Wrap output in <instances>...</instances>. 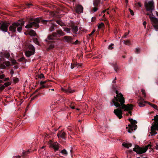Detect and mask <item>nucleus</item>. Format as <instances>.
<instances>
[{"label":"nucleus","mask_w":158,"mask_h":158,"mask_svg":"<svg viewBox=\"0 0 158 158\" xmlns=\"http://www.w3.org/2000/svg\"><path fill=\"white\" fill-rule=\"evenodd\" d=\"M120 95L121 97H120V98L119 102H117V99L115 98L113 101L114 105L116 107L118 108L117 109L114 110V113L119 119L123 117V113L122 109H123L124 111H129V113L131 115L132 113L131 110H132L133 107V106L131 104H128L127 105H125L124 104V99L123 97V95L121 94H120Z\"/></svg>","instance_id":"1"},{"label":"nucleus","mask_w":158,"mask_h":158,"mask_svg":"<svg viewBox=\"0 0 158 158\" xmlns=\"http://www.w3.org/2000/svg\"><path fill=\"white\" fill-rule=\"evenodd\" d=\"M60 37L56 32H53L52 35H48L45 41L46 42V49L47 51L52 50L55 47L56 43L54 40V37Z\"/></svg>","instance_id":"2"},{"label":"nucleus","mask_w":158,"mask_h":158,"mask_svg":"<svg viewBox=\"0 0 158 158\" xmlns=\"http://www.w3.org/2000/svg\"><path fill=\"white\" fill-rule=\"evenodd\" d=\"M154 121L151 127V131L150 132L151 135H154L157 133L156 131H158V115L155 116L153 119H152Z\"/></svg>","instance_id":"3"},{"label":"nucleus","mask_w":158,"mask_h":158,"mask_svg":"<svg viewBox=\"0 0 158 158\" xmlns=\"http://www.w3.org/2000/svg\"><path fill=\"white\" fill-rule=\"evenodd\" d=\"M152 145L151 144H148L145 146V147H140L138 145H136L135 147L133 149V150L136 152L137 154H140L143 153H145L149 148L150 149H152Z\"/></svg>","instance_id":"4"},{"label":"nucleus","mask_w":158,"mask_h":158,"mask_svg":"<svg viewBox=\"0 0 158 158\" xmlns=\"http://www.w3.org/2000/svg\"><path fill=\"white\" fill-rule=\"evenodd\" d=\"M144 6L145 7L146 10L147 11H149L150 13L149 18L151 16L152 17L153 14L152 13V11L154 9V2L153 1H149L148 2L147 1H145L144 3Z\"/></svg>","instance_id":"5"},{"label":"nucleus","mask_w":158,"mask_h":158,"mask_svg":"<svg viewBox=\"0 0 158 158\" xmlns=\"http://www.w3.org/2000/svg\"><path fill=\"white\" fill-rule=\"evenodd\" d=\"M137 103L139 106L141 107H143L145 106V104L148 103L149 105L156 110L158 109L157 106L155 104H152L150 102L145 101L144 99L141 97L138 100Z\"/></svg>","instance_id":"6"},{"label":"nucleus","mask_w":158,"mask_h":158,"mask_svg":"<svg viewBox=\"0 0 158 158\" xmlns=\"http://www.w3.org/2000/svg\"><path fill=\"white\" fill-rule=\"evenodd\" d=\"M28 50L26 51L25 54L28 57H30L31 56L34 55L35 52V48L33 45L29 44L27 45Z\"/></svg>","instance_id":"7"},{"label":"nucleus","mask_w":158,"mask_h":158,"mask_svg":"<svg viewBox=\"0 0 158 158\" xmlns=\"http://www.w3.org/2000/svg\"><path fill=\"white\" fill-rule=\"evenodd\" d=\"M40 22V19L38 18H36L34 19L33 22H31L29 24L26 25L25 27L27 28H29L35 27V28H37L39 27V23Z\"/></svg>","instance_id":"8"},{"label":"nucleus","mask_w":158,"mask_h":158,"mask_svg":"<svg viewBox=\"0 0 158 158\" xmlns=\"http://www.w3.org/2000/svg\"><path fill=\"white\" fill-rule=\"evenodd\" d=\"M129 121L131 123V124L128 125L129 129L128 130V132L129 133H131L132 131L133 130H135L137 128V125L135 124L137 123V122L136 121L133 120L132 119H129Z\"/></svg>","instance_id":"9"},{"label":"nucleus","mask_w":158,"mask_h":158,"mask_svg":"<svg viewBox=\"0 0 158 158\" xmlns=\"http://www.w3.org/2000/svg\"><path fill=\"white\" fill-rule=\"evenodd\" d=\"M10 23L5 22H0V30L4 32H6L8 31V26Z\"/></svg>","instance_id":"10"},{"label":"nucleus","mask_w":158,"mask_h":158,"mask_svg":"<svg viewBox=\"0 0 158 158\" xmlns=\"http://www.w3.org/2000/svg\"><path fill=\"white\" fill-rule=\"evenodd\" d=\"M19 26V23L14 22L9 26V30L11 31L12 33H16V29L17 27L18 28Z\"/></svg>","instance_id":"11"},{"label":"nucleus","mask_w":158,"mask_h":158,"mask_svg":"<svg viewBox=\"0 0 158 158\" xmlns=\"http://www.w3.org/2000/svg\"><path fill=\"white\" fill-rule=\"evenodd\" d=\"M150 19L152 22V25L156 31L158 29V18L155 17H150Z\"/></svg>","instance_id":"12"},{"label":"nucleus","mask_w":158,"mask_h":158,"mask_svg":"<svg viewBox=\"0 0 158 158\" xmlns=\"http://www.w3.org/2000/svg\"><path fill=\"white\" fill-rule=\"evenodd\" d=\"M117 87V86H116L114 85L112 86V89L115 91V93L117 94V97L114 96V98L112 100L113 102V100L115 98H117V102H119V100H120V97H121V96H120L121 95L120 94H122L120 93H119L118 91L116 89Z\"/></svg>","instance_id":"13"},{"label":"nucleus","mask_w":158,"mask_h":158,"mask_svg":"<svg viewBox=\"0 0 158 158\" xmlns=\"http://www.w3.org/2000/svg\"><path fill=\"white\" fill-rule=\"evenodd\" d=\"M49 142L50 147H52L54 150L55 151L58 150L60 146V144L57 142H55L53 143L51 140H50Z\"/></svg>","instance_id":"14"},{"label":"nucleus","mask_w":158,"mask_h":158,"mask_svg":"<svg viewBox=\"0 0 158 158\" xmlns=\"http://www.w3.org/2000/svg\"><path fill=\"white\" fill-rule=\"evenodd\" d=\"M16 23H19L20 24V26L17 28V30L19 32H21L22 29V27L24 26V22L22 20H19Z\"/></svg>","instance_id":"15"},{"label":"nucleus","mask_w":158,"mask_h":158,"mask_svg":"<svg viewBox=\"0 0 158 158\" xmlns=\"http://www.w3.org/2000/svg\"><path fill=\"white\" fill-rule=\"evenodd\" d=\"M76 12L77 14L82 13L83 12V8L81 5H78L76 7Z\"/></svg>","instance_id":"16"},{"label":"nucleus","mask_w":158,"mask_h":158,"mask_svg":"<svg viewBox=\"0 0 158 158\" xmlns=\"http://www.w3.org/2000/svg\"><path fill=\"white\" fill-rule=\"evenodd\" d=\"M66 134L64 132L60 131L57 134V135L59 138H61L65 140L66 139Z\"/></svg>","instance_id":"17"},{"label":"nucleus","mask_w":158,"mask_h":158,"mask_svg":"<svg viewBox=\"0 0 158 158\" xmlns=\"http://www.w3.org/2000/svg\"><path fill=\"white\" fill-rule=\"evenodd\" d=\"M63 38L68 43L71 42L73 40L72 37L69 36H65Z\"/></svg>","instance_id":"18"},{"label":"nucleus","mask_w":158,"mask_h":158,"mask_svg":"<svg viewBox=\"0 0 158 158\" xmlns=\"http://www.w3.org/2000/svg\"><path fill=\"white\" fill-rule=\"evenodd\" d=\"M62 90L64 92L67 93H72L74 92V90H72L69 87H68L67 89H63L62 88Z\"/></svg>","instance_id":"19"},{"label":"nucleus","mask_w":158,"mask_h":158,"mask_svg":"<svg viewBox=\"0 0 158 158\" xmlns=\"http://www.w3.org/2000/svg\"><path fill=\"white\" fill-rule=\"evenodd\" d=\"M71 27L74 33H76L78 31V27L77 26L73 24L71 26Z\"/></svg>","instance_id":"20"},{"label":"nucleus","mask_w":158,"mask_h":158,"mask_svg":"<svg viewBox=\"0 0 158 158\" xmlns=\"http://www.w3.org/2000/svg\"><path fill=\"white\" fill-rule=\"evenodd\" d=\"M122 145L127 148H129V147L131 146L132 144L131 143H124L122 144Z\"/></svg>","instance_id":"21"},{"label":"nucleus","mask_w":158,"mask_h":158,"mask_svg":"<svg viewBox=\"0 0 158 158\" xmlns=\"http://www.w3.org/2000/svg\"><path fill=\"white\" fill-rule=\"evenodd\" d=\"M52 26L49 28V31H52L55 30L54 27H56L57 25L54 23H51Z\"/></svg>","instance_id":"22"},{"label":"nucleus","mask_w":158,"mask_h":158,"mask_svg":"<svg viewBox=\"0 0 158 158\" xmlns=\"http://www.w3.org/2000/svg\"><path fill=\"white\" fill-rule=\"evenodd\" d=\"M56 21L58 24L61 27L64 26H65V23L60 20H57Z\"/></svg>","instance_id":"23"},{"label":"nucleus","mask_w":158,"mask_h":158,"mask_svg":"<svg viewBox=\"0 0 158 158\" xmlns=\"http://www.w3.org/2000/svg\"><path fill=\"white\" fill-rule=\"evenodd\" d=\"M58 36H63L65 35V33L63 32L61 30H57L56 31Z\"/></svg>","instance_id":"24"},{"label":"nucleus","mask_w":158,"mask_h":158,"mask_svg":"<svg viewBox=\"0 0 158 158\" xmlns=\"http://www.w3.org/2000/svg\"><path fill=\"white\" fill-rule=\"evenodd\" d=\"M29 34L31 36H35L36 35L35 31L33 30H31L30 31Z\"/></svg>","instance_id":"25"},{"label":"nucleus","mask_w":158,"mask_h":158,"mask_svg":"<svg viewBox=\"0 0 158 158\" xmlns=\"http://www.w3.org/2000/svg\"><path fill=\"white\" fill-rule=\"evenodd\" d=\"M113 66L114 68V70L116 72H117L119 69L118 66L116 64H113Z\"/></svg>","instance_id":"26"},{"label":"nucleus","mask_w":158,"mask_h":158,"mask_svg":"<svg viewBox=\"0 0 158 158\" xmlns=\"http://www.w3.org/2000/svg\"><path fill=\"white\" fill-rule=\"evenodd\" d=\"M40 89H42L44 88H48V86L47 85H40Z\"/></svg>","instance_id":"27"},{"label":"nucleus","mask_w":158,"mask_h":158,"mask_svg":"<svg viewBox=\"0 0 158 158\" xmlns=\"http://www.w3.org/2000/svg\"><path fill=\"white\" fill-rule=\"evenodd\" d=\"M36 79L38 78L40 79L42 78H44L45 77L44 75L42 73H41L40 75H38L36 76Z\"/></svg>","instance_id":"28"},{"label":"nucleus","mask_w":158,"mask_h":158,"mask_svg":"<svg viewBox=\"0 0 158 158\" xmlns=\"http://www.w3.org/2000/svg\"><path fill=\"white\" fill-rule=\"evenodd\" d=\"M3 56L7 58H8L10 56V53L8 52H5L3 53Z\"/></svg>","instance_id":"29"},{"label":"nucleus","mask_w":158,"mask_h":158,"mask_svg":"<svg viewBox=\"0 0 158 158\" xmlns=\"http://www.w3.org/2000/svg\"><path fill=\"white\" fill-rule=\"evenodd\" d=\"M52 21L51 20H42L41 22L42 23L45 25H47V22H48L49 23L50 22Z\"/></svg>","instance_id":"30"},{"label":"nucleus","mask_w":158,"mask_h":158,"mask_svg":"<svg viewBox=\"0 0 158 158\" xmlns=\"http://www.w3.org/2000/svg\"><path fill=\"white\" fill-rule=\"evenodd\" d=\"M0 68L2 69H5L6 67L5 65V62H3L2 64H0Z\"/></svg>","instance_id":"31"},{"label":"nucleus","mask_w":158,"mask_h":158,"mask_svg":"<svg viewBox=\"0 0 158 158\" xmlns=\"http://www.w3.org/2000/svg\"><path fill=\"white\" fill-rule=\"evenodd\" d=\"M114 45L113 44H111L110 45L108 46V49L109 50H112L114 48Z\"/></svg>","instance_id":"32"},{"label":"nucleus","mask_w":158,"mask_h":158,"mask_svg":"<svg viewBox=\"0 0 158 158\" xmlns=\"http://www.w3.org/2000/svg\"><path fill=\"white\" fill-rule=\"evenodd\" d=\"M64 28V30L68 32V33H70V29L68 27H63Z\"/></svg>","instance_id":"33"},{"label":"nucleus","mask_w":158,"mask_h":158,"mask_svg":"<svg viewBox=\"0 0 158 158\" xmlns=\"http://www.w3.org/2000/svg\"><path fill=\"white\" fill-rule=\"evenodd\" d=\"M33 42L36 44L37 45H38L39 44V42L37 38H33Z\"/></svg>","instance_id":"34"},{"label":"nucleus","mask_w":158,"mask_h":158,"mask_svg":"<svg viewBox=\"0 0 158 158\" xmlns=\"http://www.w3.org/2000/svg\"><path fill=\"white\" fill-rule=\"evenodd\" d=\"M100 0H95L94 4L95 6H97L100 3Z\"/></svg>","instance_id":"35"},{"label":"nucleus","mask_w":158,"mask_h":158,"mask_svg":"<svg viewBox=\"0 0 158 158\" xmlns=\"http://www.w3.org/2000/svg\"><path fill=\"white\" fill-rule=\"evenodd\" d=\"M104 24L103 23H101L98 26V29H101L102 27H104Z\"/></svg>","instance_id":"36"},{"label":"nucleus","mask_w":158,"mask_h":158,"mask_svg":"<svg viewBox=\"0 0 158 158\" xmlns=\"http://www.w3.org/2000/svg\"><path fill=\"white\" fill-rule=\"evenodd\" d=\"M61 153L63 155H67L68 154V152L65 149H63L62 150Z\"/></svg>","instance_id":"37"},{"label":"nucleus","mask_w":158,"mask_h":158,"mask_svg":"<svg viewBox=\"0 0 158 158\" xmlns=\"http://www.w3.org/2000/svg\"><path fill=\"white\" fill-rule=\"evenodd\" d=\"M124 43L126 45H129L130 44V42L128 40L124 41Z\"/></svg>","instance_id":"38"},{"label":"nucleus","mask_w":158,"mask_h":158,"mask_svg":"<svg viewBox=\"0 0 158 158\" xmlns=\"http://www.w3.org/2000/svg\"><path fill=\"white\" fill-rule=\"evenodd\" d=\"M26 60L25 59L24 57H22L18 60V61L19 62L24 61Z\"/></svg>","instance_id":"39"},{"label":"nucleus","mask_w":158,"mask_h":158,"mask_svg":"<svg viewBox=\"0 0 158 158\" xmlns=\"http://www.w3.org/2000/svg\"><path fill=\"white\" fill-rule=\"evenodd\" d=\"M141 92H142L143 95L144 97H146V94L145 92V90L144 89H142L141 90Z\"/></svg>","instance_id":"40"},{"label":"nucleus","mask_w":158,"mask_h":158,"mask_svg":"<svg viewBox=\"0 0 158 158\" xmlns=\"http://www.w3.org/2000/svg\"><path fill=\"white\" fill-rule=\"evenodd\" d=\"M49 81V80H46V81H41L40 82V85H42V84L46 85V83L47 82V81Z\"/></svg>","instance_id":"41"},{"label":"nucleus","mask_w":158,"mask_h":158,"mask_svg":"<svg viewBox=\"0 0 158 158\" xmlns=\"http://www.w3.org/2000/svg\"><path fill=\"white\" fill-rule=\"evenodd\" d=\"M74 64L76 66H77L78 67H81L82 65V64H80L77 62L75 63Z\"/></svg>","instance_id":"42"},{"label":"nucleus","mask_w":158,"mask_h":158,"mask_svg":"<svg viewBox=\"0 0 158 158\" xmlns=\"http://www.w3.org/2000/svg\"><path fill=\"white\" fill-rule=\"evenodd\" d=\"M5 62V64L7 66H9L10 65V62L9 61H6Z\"/></svg>","instance_id":"43"},{"label":"nucleus","mask_w":158,"mask_h":158,"mask_svg":"<svg viewBox=\"0 0 158 158\" xmlns=\"http://www.w3.org/2000/svg\"><path fill=\"white\" fill-rule=\"evenodd\" d=\"M11 83L10 82H7L5 83H4V85L6 87L9 86V85H11Z\"/></svg>","instance_id":"44"},{"label":"nucleus","mask_w":158,"mask_h":158,"mask_svg":"<svg viewBox=\"0 0 158 158\" xmlns=\"http://www.w3.org/2000/svg\"><path fill=\"white\" fill-rule=\"evenodd\" d=\"M13 80L15 82V83L19 81L18 78H15V77H14L13 78Z\"/></svg>","instance_id":"45"},{"label":"nucleus","mask_w":158,"mask_h":158,"mask_svg":"<svg viewBox=\"0 0 158 158\" xmlns=\"http://www.w3.org/2000/svg\"><path fill=\"white\" fill-rule=\"evenodd\" d=\"M140 50L139 49L136 48L135 49V53L139 54L140 53Z\"/></svg>","instance_id":"46"},{"label":"nucleus","mask_w":158,"mask_h":158,"mask_svg":"<svg viewBox=\"0 0 158 158\" xmlns=\"http://www.w3.org/2000/svg\"><path fill=\"white\" fill-rule=\"evenodd\" d=\"M5 86L4 85H2L0 87V90L1 91H2L5 88Z\"/></svg>","instance_id":"47"},{"label":"nucleus","mask_w":158,"mask_h":158,"mask_svg":"<svg viewBox=\"0 0 158 158\" xmlns=\"http://www.w3.org/2000/svg\"><path fill=\"white\" fill-rule=\"evenodd\" d=\"M29 153V151L28 150V151L27 152H23V156H25L27 154H28Z\"/></svg>","instance_id":"48"},{"label":"nucleus","mask_w":158,"mask_h":158,"mask_svg":"<svg viewBox=\"0 0 158 158\" xmlns=\"http://www.w3.org/2000/svg\"><path fill=\"white\" fill-rule=\"evenodd\" d=\"M129 11L130 12V13H131V14L132 15H134V12H133V11L132 10H131V9H129Z\"/></svg>","instance_id":"49"},{"label":"nucleus","mask_w":158,"mask_h":158,"mask_svg":"<svg viewBox=\"0 0 158 158\" xmlns=\"http://www.w3.org/2000/svg\"><path fill=\"white\" fill-rule=\"evenodd\" d=\"M5 77V75L2 74L0 75V79H3L4 80V77Z\"/></svg>","instance_id":"50"},{"label":"nucleus","mask_w":158,"mask_h":158,"mask_svg":"<svg viewBox=\"0 0 158 158\" xmlns=\"http://www.w3.org/2000/svg\"><path fill=\"white\" fill-rule=\"evenodd\" d=\"M40 94H38L36 95L33 98H31L32 100H33L35 98H36L38 97V96L40 95Z\"/></svg>","instance_id":"51"},{"label":"nucleus","mask_w":158,"mask_h":158,"mask_svg":"<svg viewBox=\"0 0 158 158\" xmlns=\"http://www.w3.org/2000/svg\"><path fill=\"white\" fill-rule=\"evenodd\" d=\"M74 64H75V63H74L73 64L72 63L71 64V68L72 69H73L74 68V67L76 66Z\"/></svg>","instance_id":"52"},{"label":"nucleus","mask_w":158,"mask_h":158,"mask_svg":"<svg viewBox=\"0 0 158 158\" xmlns=\"http://www.w3.org/2000/svg\"><path fill=\"white\" fill-rule=\"evenodd\" d=\"M96 18L95 17H93L91 19V21L92 22H94L96 20Z\"/></svg>","instance_id":"53"},{"label":"nucleus","mask_w":158,"mask_h":158,"mask_svg":"<svg viewBox=\"0 0 158 158\" xmlns=\"http://www.w3.org/2000/svg\"><path fill=\"white\" fill-rule=\"evenodd\" d=\"M12 63L13 64H15L17 63L16 62V60H14L12 61Z\"/></svg>","instance_id":"54"},{"label":"nucleus","mask_w":158,"mask_h":158,"mask_svg":"<svg viewBox=\"0 0 158 158\" xmlns=\"http://www.w3.org/2000/svg\"><path fill=\"white\" fill-rule=\"evenodd\" d=\"M128 34H129V32H126L124 34L123 37L124 38H126V37L128 35Z\"/></svg>","instance_id":"55"},{"label":"nucleus","mask_w":158,"mask_h":158,"mask_svg":"<svg viewBox=\"0 0 158 158\" xmlns=\"http://www.w3.org/2000/svg\"><path fill=\"white\" fill-rule=\"evenodd\" d=\"M95 31L94 30H93L92 31V32H91V33L90 34H89V36H91V35H93V34L94 33V32H95Z\"/></svg>","instance_id":"56"},{"label":"nucleus","mask_w":158,"mask_h":158,"mask_svg":"<svg viewBox=\"0 0 158 158\" xmlns=\"http://www.w3.org/2000/svg\"><path fill=\"white\" fill-rule=\"evenodd\" d=\"M5 59L3 58H1L0 59V63H1V62L4 61H5Z\"/></svg>","instance_id":"57"},{"label":"nucleus","mask_w":158,"mask_h":158,"mask_svg":"<svg viewBox=\"0 0 158 158\" xmlns=\"http://www.w3.org/2000/svg\"><path fill=\"white\" fill-rule=\"evenodd\" d=\"M98 10V8L96 7H94V8H93V11L94 12H96V11Z\"/></svg>","instance_id":"58"},{"label":"nucleus","mask_w":158,"mask_h":158,"mask_svg":"<svg viewBox=\"0 0 158 158\" xmlns=\"http://www.w3.org/2000/svg\"><path fill=\"white\" fill-rule=\"evenodd\" d=\"M146 23H147L145 21H144L143 23V25L145 28H146Z\"/></svg>","instance_id":"59"},{"label":"nucleus","mask_w":158,"mask_h":158,"mask_svg":"<svg viewBox=\"0 0 158 158\" xmlns=\"http://www.w3.org/2000/svg\"><path fill=\"white\" fill-rule=\"evenodd\" d=\"M40 87L38 88L33 93V94H35L36 92H38L40 90Z\"/></svg>","instance_id":"60"},{"label":"nucleus","mask_w":158,"mask_h":158,"mask_svg":"<svg viewBox=\"0 0 158 158\" xmlns=\"http://www.w3.org/2000/svg\"><path fill=\"white\" fill-rule=\"evenodd\" d=\"M9 79V78H6L4 79V81H8Z\"/></svg>","instance_id":"61"},{"label":"nucleus","mask_w":158,"mask_h":158,"mask_svg":"<svg viewBox=\"0 0 158 158\" xmlns=\"http://www.w3.org/2000/svg\"><path fill=\"white\" fill-rule=\"evenodd\" d=\"M14 72L13 70L12 69L10 71V74L12 76L13 74H14Z\"/></svg>","instance_id":"62"},{"label":"nucleus","mask_w":158,"mask_h":158,"mask_svg":"<svg viewBox=\"0 0 158 158\" xmlns=\"http://www.w3.org/2000/svg\"><path fill=\"white\" fill-rule=\"evenodd\" d=\"M0 56L1 57L3 56V53L2 52H0Z\"/></svg>","instance_id":"63"},{"label":"nucleus","mask_w":158,"mask_h":158,"mask_svg":"<svg viewBox=\"0 0 158 158\" xmlns=\"http://www.w3.org/2000/svg\"><path fill=\"white\" fill-rule=\"evenodd\" d=\"M78 42V41L77 40L75 42L73 43V44H77Z\"/></svg>","instance_id":"64"}]
</instances>
